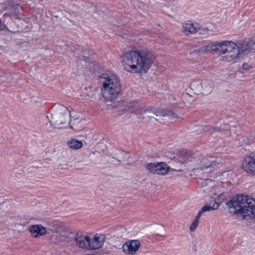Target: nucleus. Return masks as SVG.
<instances>
[{
  "label": "nucleus",
  "instance_id": "nucleus-1",
  "mask_svg": "<svg viewBox=\"0 0 255 255\" xmlns=\"http://www.w3.org/2000/svg\"><path fill=\"white\" fill-rule=\"evenodd\" d=\"M121 62L125 71L133 74L147 71L153 62L150 54L136 50L124 53L121 57Z\"/></svg>",
  "mask_w": 255,
  "mask_h": 255
},
{
  "label": "nucleus",
  "instance_id": "nucleus-2",
  "mask_svg": "<svg viewBox=\"0 0 255 255\" xmlns=\"http://www.w3.org/2000/svg\"><path fill=\"white\" fill-rule=\"evenodd\" d=\"M227 206L240 214L242 218L248 220L255 217V198L245 194L235 196L227 203Z\"/></svg>",
  "mask_w": 255,
  "mask_h": 255
},
{
  "label": "nucleus",
  "instance_id": "nucleus-3",
  "mask_svg": "<svg viewBox=\"0 0 255 255\" xmlns=\"http://www.w3.org/2000/svg\"><path fill=\"white\" fill-rule=\"evenodd\" d=\"M100 82L101 94L105 100L112 102L118 98L122 89L119 77L114 74L103 73Z\"/></svg>",
  "mask_w": 255,
  "mask_h": 255
},
{
  "label": "nucleus",
  "instance_id": "nucleus-4",
  "mask_svg": "<svg viewBox=\"0 0 255 255\" xmlns=\"http://www.w3.org/2000/svg\"><path fill=\"white\" fill-rule=\"evenodd\" d=\"M250 51L247 45L237 44L232 41H224L220 54V59L224 62L232 64L240 61L243 54H247Z\"/></svg>",
  "mask_w": 255,
  "mask_h": 255
},
{
  "label": "nucleus",
  "instance_id": "nucleus-5",
  "mask_svg": "<svg viewBox=\"0 0 255 255\" xmlns=\"http://www.w3.org/2000/svg\"><path fill=\"white\" fill-rule=\"evenodd\" d=\"M209 183V186H213L212 192H214V195L212 197L216 200V201H211L209 203L205 204L201 208L197 214L200 217L206 212H209L218 209L219 206V202H221L223 200V198L218 199V198H220L224 192V190L221 186H215L214 185V181H210Z\"/></svg>",
  "mask_w": 255,
  "mask_h": 255
},
{
  "label": "nucleus",
  "instance_id": "nucleus-6",
  "mask_svg": "<svg viewBox=\"0 0 255 255\" xmlns=\"http://www.w3.org/2000/svg\"><path fill=\"white\" fill-rule=\"evenodd\" d=\"M123 111L125 112H129L130 113H135L136 115H142L146 113H152L156 116H158L159 111L154 108H151L149 109L143 107L139 105L137 101H132L128 103L125 109H122Z\"/></svg>",
  "mask_w": 255,
  "mask_h": 255
},
{
  "label": "nucleus",
  "instance_id": "nucleus-7",
  "mask_svg": "<svg viewBox=\"0 0 255 255\" xmlns=\"http://www.w3.org/2000/svg\"><path fill=\"white\" fill-rule=\"evenodd\" d=\"M201 25L194 20H188L182 24V31L186 35L195 34L201 29Z\"/></svg>",
  "mask_w": 255,
  "mask_h": 255
},
{
  "label": "nucleus",
  "instance_id": "nucleus-8",
  "mask_svg": "<svg viewBox=\"0 0 255 255\" xmlns=\"http://www.w3.org/2000/svg\"><path fill=\"white\" fill-rule=\"evenodd\" d=\"M140 247V243L137 240H128L122 246L123 252L127 255H133L136 254Z\"/></svg>",
  "mask_w": 255,
  "mask_h": 255
},
{
  "label": "nucleus",
  "instance_id": "nucleus-9",
  "mask_svg": "<svg viewBox=\"0 0 255 255\" xmlns=\"http://www.w3.org/2000/svg\"><path fill=\"white\" fill-rule=\"evenodd\" d=\"M104 243V237L102 235L96 234L93 237H89L88 250H96L101 248Z\"/></svg>",
  "mask_w": 255,
  "mask_h": 255
},
{
  "label": "nucleus",
  "instance_id": "nucleus-10",
  "mask_svg": "<svg viewBox=\"0 0 255 255\" xmlns=\"http://www.w3.org/2000/svg\"><path fill=\"white\" fill-rule=\"evenodd\" d=\"M178 156L179 158V162H176V163L181 165L184 164H188L192 162L194 159L192 152L187 149H182L178 151Z\"/></svg>",
  "mask_w": 255,
  "mask_h": 255
},
{
  "label": "nucleus",
  "instance_id": "nucleus-11",
  "mask_svg": "<svg viewBox=\"0 0 255 255\" xmlns=\"http://www.w3.org/2000/svg\"><path fill=\"white\" fill-rule=\"evenodd\" d=\"M242 167L246 172L255 175V158L251 156L246 157L243 161Z\"/></svg>",
  "mask_w": 255,
  "mask_h": 255
},
{
  "label": "nucleus",
  "instance_id": "nucleus-12",
  "mask_svg": "<svg viewBox=\"0 0 255 255\" xmlns=\"http://www.w3.org/2000/svg\"><path fill=\"white\" fill-rule=\"evenodd\" d=\"M29 231L31 236L38 238L46 234V229L41 224L30 225L29 227Z\"/></svg>",
  "mask_w": 255,
  "mask_h": 255
},
{
  "label": "nucleus",
  "instance_id": "nucleus-13",
  "mask_svg": "<svg viewBox=\"0 0 255 255\" xmlns=\"http://www.w3.org/2000/svg\"><path fill=\"white\" fill-rule=\"evenodd\" d=\"M224 41L220 42H215L214 43H211L206 46H204L202 48L203 50L206 52L215 53L218 52L219 55L220 54L222 48L224 45Z\"/></svg>",
  "mask_w": 255,
  "mask_h": 255
},
{
  "label": "nucleus",
  "instance_id": "nucleus-14",
  "mask_svg": "<svg viewBox=\"0 0 255 255\" xmlns=\"http://www.w3.org/2000/svg\"><path fill=\"white\" fill-rule=\"evenodd\" d=\"M76 245L81 248L88 250V246L89 242V237L79 236L77 235L75 238Z\"/></svg>",
  "mask_w": 255,
  "mask_h": 255
},
{
  "label": "nucleus",
  "instance_id": "nucleus-15",
  "mask_svg": "<svg viewBox=\"0 0 255 255\" xmlns=\"http://www.w3.org/2000/svg\"><path fill=\"white\" fill-rule=\"evenodd\" d=\"M228 129H230V132L232 133L235 130V127H230L229 125L225 124L224 127L221 128L220 129H218L217 128H213L212 126H209L206 127L205 130V131L209 132V133L212 134L215 132H217L218 130L220 132L221 130H227Z\"/></svg>",
  "mask_w": 255,
  "mask_h": 255
},
{
  "label": "nucleus",
  "instance_id": "nucleus-16",
  "mask_svg": "<svg viewBox=\"0 0 255 255\" xmlns=\"http://www.w3.org/2000/svg\"><path fill=\"white\" fill-rule=\"evenodd\" d=\"M22 11V7L19 4H14L10 7L12 15L17 19L21 18L23 16Z\"/></svg>",
  "mask_w": 255,
  "mask_h": 255
},
{
  "label": "nucleus",
  "instance_id": "nucleus-17",
  "mask_svg": "<svg viewBox=\"0 0 255 255\" xmlns=\"http://www.w3.org/2000/svg\"><path fill=\"white\" fill-rule=\"evenodd\" d=\"M67 145L71 149L77 150L80 149L83 146L82 141L78 140L76 138H72L67 142Z\"/></svg>",
  "mask_w": 255,
  "mask_h": 255
},
{
  "label": "nucleus",
  "instance_id": "nucleus-18",
  "mask_svg": "<svg viewBox=\"0 0 255 255\" xmlns=\"http://www.w3.org/2000/svg\"><path fill=\"white\" fill-rule=\"evenodd\" d=\"M180 172L182 171L181 168L173 169L170 167L166 163L163 162H160V174L165 175L168 172H172L173 171Z\"/></svg>",
  "mask_w": 255,
  "mask_h": 255
},
{
  "label": "nucleus",
  "instance_id": "nucleus-19",
  "mask_svg": "<svg viewBox=\"0 0 255 255\" xmlns=\"http://www.w3.org/2000/svg\"><path fill=\"white\" fill-rule=\"evenodd\" d=\"M201 85L205 94H209L213 88V84L210 80H204L202 81Z\"/></svg>",
  "mask_w": 255,
  "mask_h": 255
},
{
  "label": "nucleus",
  "instance_id": "nucleus-20",
  "mask_svg": "<svg viewBox=\"0 0 255 255\" xmlns=\"http://www.w3.org/2000/svg\"><path fill=\"white\" fill-rule=\"evenodd\" d=\"M146 169L150 173L159 174V162L148 163Z\"/></svg>",
  "mask_w": 255,
  "mask_h": 255
},
{
  "label": "nucleus",
  "instance_id": "nucleus-21",
  "mask_svg": "<svg viewBox=\"0 0 255 255\" xmlns=\"http://www.w3.org/2000/svg\"><path fill=\"white\" fill-rule=\"evenodd\" d=\"M199 166L202 170L212 167V164L211 157H209L208 158H203L202 160L201 161Z\"/></svg>",
  "mask_w": 255,
  "mask_h": 255
},
{
  "label": "nucleus",
  "instance_id": "nucleus-22",
  "mask_svg": "<svg viewBox=\"0 0 255 255\" xmlns=\"http://www.w3.org/2000/svg\"><path fill=\"white\" fill-rule=\"evenodd\" d=\"M168 116L169 119L174 120L179 118V116L171 111L166 110L165 109L160 110V116Z\"/></svg>",
  "mask_w": 255,
  "mask_h": 255
},
{
  "label": "nucleus",
  "instance_id": "nucleus-23",
  "mask_svg": "<svg viewBox=\"0 0 255 255\" xmlns=\"http://www.w3.org/2000/svg\"><path fill=\"white\" fill-rule=\"evenodd\" d=\"M59 119L56 120L54 123L56 125L59 126L65 124L68 121V116H65L63 114L59 115Z\"/></svg>",
  "mask_w": 255,
  "mask_h": 255
},
{
  "label": "nucleus",
  "instance_id": "nucleus-24",
  "mask_svg": "<svg viewBox=\"0 0 255 255\" xmlns=\"http://www.w3.org/2000/svg\"><path fill=\"white\" fill-rule=\"evenodd\" d=\"M162 2H160V8L161 7H166L167 8L172 10L173 8L172 7L173 3V0H161Z\"/></svg>",
  "mask_w": 255,
  "mask_h": 255
},
{
  "label": "nucleus",
  "instance_id": "nucleus-25",
  "mask_svg": "<svg viewBox=\"0 0 255 255\" xmlns=\"http://www.w3.org/2000/svg\"><path fill=\"white\" fill-rule=\"evenodd\" d=\"M200 217H201L199 215L197 214V215L195 217L194 221L192 222V223L191 224V225L190 227V231L191 232H194L196 229V228L198 225Z\"/></svg>",
  "mask_w": 255,
  "mask_h": 255
},
{
  "label": "nucleus",
  "instance_id": "nucleus-26",
  "mask_svg": "<svg viewBox=\"0 0 255 255\" xmlns=\"http://www.w3.org/2000/svg\"><path fill=\"white\" fill-rule=\"evenodd\" d=\"M212 161V166H215L216 164H223L224 161L220 156H217L216 157H211Z\"/></svg>",
  "mask_w": 255,
  "mask_h": 255
},
{
  "label": "nucleus",
  "instance_id": "nucleus-27",
  "mask_svg": "<svg viewBox=\"0 0 255 255\" xmlns=\"http://www.w3.org/2000/svg\"><path fill=\"white\" fill-rule=\"evenodd\" d=\"M163 156L170 159H172L175 158V155L170 152H167L165 155H163Z\"/></svg>",
  "mask_w": 255,
  "mask_h": 255
},
{
  "label": "nucleus",
  "instance_id": "nucleus-28",
  "mask_svg": "<svg viewBox=\"0 0 255 255\" xmlns=\"http://www.w3.org/2000/svg\"><path fill=\"white\" fill-rule=\"evenodd\" d=\"M116 34L122 36L124 38H127V34L122 32L115 31Z\"/></svg>",
  "mask_w": 255,
  "mask_h": 255
},
{
  "label": "nucleus",
  "instance_id": "nucleus-29",
  "mask_svg": "<svg viewBox=\"0 0 255 255\" xmlns=\"http://www.w3.org/2000/svg\"><path fill=\"white\" fill-rule=\"evenodd\" d=\"M242 67H243V69H245L246 70H249L252 68L251 66H250V65H249L247 63H244L243 64Z\"/></svg>",
  "mask_w": 255,
  "mask_h": 255
},
{
  "label": "nucleus",
  "instance_id": "nucleus-30",
  "mask_svg": "<svg viewBox=\"0 0 255 255\" xmlns=\"http://www.w3.org/2000/svg\"><path fill=\"white\" fill-rule=\"evenodd\" d=\"M83 58H84V60L85 61H88V58H87L85 56H83Z\"/></svg>",
  "mask_w": 255,
  "mask_h": 255
},
{
  "label": "nucleus",
  "instance_id": "nucleus-31",
  "mask_svg": "<svg viewBox=\"0 0 255 255\" xmlns=\"http://www.w3.org/2000/svg\"><path fill=\"white\" fill-rule=\"evenodd\" d=\"M91 64L93 65L98 66V64L96 63H92Z\"/></svg>",
  "mask_w": 255,
  "mask_h": 255
},
{
  "label": "nucleus",
  "instance_id": "nucleus-32",
  "mask_svg": "<svg viewBox=\"0 0 255 255\" xmlns=\"http://www.w3.org/2000/svg\"><path fill=\"white\" fill-rule=\"evenodd\" d=\"M97 70V69L96 68H95L93 71L92 72H95V71H96Z\"/></svg>",
  "mask_w": 255,
  "mask_h": 255
}]
</instances>
